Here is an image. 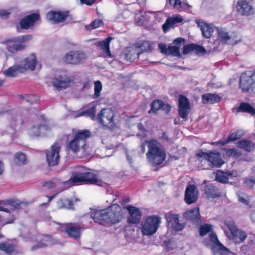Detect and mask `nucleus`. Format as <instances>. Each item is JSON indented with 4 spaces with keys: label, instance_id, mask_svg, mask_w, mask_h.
Returning a JSON list of instances; mask_svg holds the SVG:
<instances>
[{
    "label": "nucleus",
    "instance_id": "nucleus-1",
    "mask_svg": "<svg viewBox=\"0 0 255 255\" xmlns=\"http://www.w3.org/2000/svg\"><path fill=\"white\" fill-rule=\"evenodd\" d=\"M124 213L122 207L117 204L108 208L94 210L90 213V216L96 223L109 227L119 223L123 218Z\"/></svg>",
    "mask_w": 255,
    "mask_h": 255
},
{
    "label": "nucleus",
    "instance_id": "nucleus-2",
    "mask_svg": "<svg viewBox=\"0 0 255 255\" xmlns=\"http://www.w3.org/2000/svg\"><path fill=\"white\" fill-rule=\"evenodd\" d=\"M147 144L148 151L146 154L148 162L153 166H157L161 164L165 159L166 155L161 144L155 139L145 140L140 145L142 153L145 151Z\"/></svg>",
    "mask_w": 255,
    "mask_h": 255
},
{
    "label": "nucleus",
    "instance_id": "nucleus-3",
    "mask_svg": "<svg viewBox=\"0 0 255 255\" xmlns=\"http://www.w3.org/2000/svg\"><path fill=\"white\" fill-rule=\"evenodd\" d=\"M91 136L89 129H78L74 132L73 129L71 138H68L66 141L67 150L74 154L85 152L89 147L88 140Z\"/></svg>",
    "mask_w": 255,
    "mask_h": 255
},
{
    "label": "nucleus",
    "instance_id": "nucleus-4",
    "mask_svg": "<svg viewBox=\"0 0 255 255\" xmlns=\"http://www.w3.org/2000/svg\"><path fill=\"white\" fill-rule=\"evenodd\" d=\"M69 181L73 184L84 183L87 184L99 185L102 181L98 176L92 172L85 171L84 167L73 172Z\"/></svg>",
    "mask_w": 255,
    "mask_h": 255
},
{
    "label": "nucleus",
    "instance_id": "nucleus-5",
    "mask_svg": "<svg viewBox=\"0 0 255 255\" xmlns=\"http://www.w3.org/2000/svg\"><path fill=\"white\" fill-rule=\"evenodd\" d=\"M31 34L22 35L4 39L1 43L6 46L7 51L11 53H15L24 50L27 43L32 39Z\"/></svg>",
    "mask_w": 255,
    "mask_h": 255
},
{
    "label": "nucleus",
    "instance_id": "nucleus-6",
    "mask_svg": "<svg viewBox=\"0 0 255 255\" xmlns=\"http://www.w3.org/2000/svg\"><path fill=\"white\" fill-rule=\"evenodd\" d=\"M239 88L243 93L255 94V70L246 71L241 74Z\"/></svg>",
    "mask_w": 255,
    "mask_h": 255
},
{
    "label": "nucleus",
    "instance_id": "nucleus-7",
    "mask_svg": "<svg viewBox=\"0 0 255 255\" xmlns=\"http://www.w3.org/2000/svg\"><path fill=\"white\" fill-rule=\"evenodd\" d=\"M224 223L229 230L225 232L227 237L229 240L233 241L237 244H240L243 243L247 238V233L239 230L233 220H226Z\"/></svg>",
    "mask_w": 255,
    "mask_h": 255
},
{
    "label": "nucleus",
    "instance_id": "nucleus-8",
    "mask_svg": "<svg viewBox=\"0 0 255 255\" xmlns=\"http://www.w3.org/2000/svg\"><path fill=\"white\" fill-rule=\"evenodd\" d=\"M161 218L159 216L151 215L146 217L141 224V233L143 235L154 234L161 224Z\"/></svg>",
    "mask_w": 255,
    "mask_h": 255
},
{
    "label": "nucleus",
    "instance_id": "nucleus-9",
    "mask_svg": "<svg viewBox=\"0 0 255 255\" xmlns=\"http://www.w3.org/2000/svg\"><path fill=\"white\" fill-rule=\"evenodd\" d=\"M41 22V17L39 13H32L23 17L19 21V25H17L16 30L20 32L21 30H27L33 27L36 23Z\"/></svg>",
    "mask_w": 255,
    "mask_h": 255
},
{
    "label": "nucleus",
    "instance_id": "nucleus-10",
    "mask_svg": "<svg viewBox=\"0 0 255 255\" xmlns=\"http://www.w3.org/2000/svg\"><path fill=\"white\" fill-rule=\"evenodd\" d=\"M41 22V17L39 13H32L23 17L19 21V25H17L16 30L20 32L21 30H27L33 27L36 23Z\"/></svg>",
    "mask_w": 255,
    "mask_h": 255
},
{
    "label": "nucleus",
    "instance_id": "nucleus-11",
    "mask_svg": "<svg viewBox=\"0 0 255 255\" xmlns=\"http://www.w3.org/2000/svg\"><path fill=\"white\" fill-rule=\"evenodd\" d=\"M114 112L110 108L103 109L98 114L97 119L103 126L109 128H113L116 124L114 120Z\"/></svg>",
    "mask_w": 255,
    "mask_h": 255
},
{
    "label": "nucleus",
    "instance_id": "nucleus-12",
    "mask_svg": "<svg viewBox=\"0 0 255 255\" xmlns=\"http://www.w3.org/2000/svg\"><path fill=\"white\" fill-rule=\"evenodd\" d=\"M196 157H205L207 158L212 168L220 167L224 164V161L221 158V154L218 152L209 150L208 152H205L203 151L202 149H200L196 153Z\"/></svg>",
    "mask_w": 255,
    "mask_h": 255
},
{
    "label": "nucleus",
    "instance_id": "nucleus-13",
    "mask_svg": "<svg viewBox=\"0 0 255 255\" xmlns=\"http://www.w3.org/2000/svg\"><path fill=\"white\" fill-rule=\"evenodd\" d=\"M87 58L86 54L81 50H71L64 55L63 61L66 64L78 65L84 62Z\"/></svg>",
    "mask_w": 255,
    "mask_h": 255
},
{
    "label": "nucleus",
    "instance_id": "nucleus-14",
    "mask_svg": "<svg viewBox=\"0 0 255 255\" xmlns=\"http://www.w3.org/2000/svg\"><path fill=\"white\" fill-rule=\"evenodd\" d=\"M60 149L61 146L58 142H55L51 146L50 150L46 151V160L48 166H54L59 163Z\"/></svg>",
    "mask_w": 255,
    "mask_h": 255
},
{
    "label": "nucleus",
    "instance_id": "nucleus-15",
    "mask_svg": "<svg viewBox=\"0 0 255 255\" xmlns=\"http://www.w3.org/2000/svg\"><path fill=\"white\" fill-rule=\"evenodd\" d=\"M128 212L127 222L129 224H138L141 220L142 213L137 207L131 205H128L123 207Z\"/></svg>",
    "mask_w": 255,
    "mask_h": 255
},
{
    "label": "nucleus",
    "instance_id": "nucleus-16",
    "mask_svg": "<svg viewBox=\"0 0 255 255\" xmlns=\"http://www.w3.org/2000/svg\"><path fill=\"white\" fill-rule=\"evenodd\" d=\"M64 232L68 237L78 240L81 237L82 230L84 229L78 223H68L63 224Z\"/></svg>",
    "mask_w": 255,
    "mask_h": 255
},
{
    "label": "nucleus",
    "instance_id": "nucleus-17",
    "mask_svg": "<svg viewBox=\"0 0 255 255\" xmlns=\"http://www.w3.org/2000/svg\"><path fill=\"white\" fill-rule=\"evenodd\" d=\"M178 101V114L182 119H186L190 112V103L188 98L183 95H180Z\"/></svg>",
    "mask_w": 255,
    "mask_h": 255
},
{
    "label": "nucleus",
    "instance_id": "nucleus-18",
    "mask_svg": "<svg viewBox=\"0 0 255 255\" xmlns=\"http://www.w3.org/2000/svg\"><path fill=\"white\" fill-rule=\"evenodd\" d=\"M69 15L68 11L51 10L46 14V18L54 23L57 24L64 22Z\"/></svg>",
    "mask_w": 255,
    "mask_h": 255
},
{
    "label": "nucleus",
    "instance_id": "nucleus-19",
    "mask_svg": "<svg viewBox=\"0 0 255 255\" xmlns=\"http://www.w3.org/2000/svg\"><path fill=\"white\" fill-rule=\"evenodd\" d=\"M72 80L66 74H61L55 76L52 81L53 86L59 90L65 89L70 86Z\"/></svg>",
    "mask_w": 255,
    "mask_h": 255
},
{
    "label": "nucleus",
    "instance_id": "nucleus-20",
    "mask_svg": "<svg viewBox=\"0 0 255 255\" xmlns=\"http://www.w3.org/2000/svg\"><path fill=\"white\" fill-rule=\"evenodd\" d=\"M168 225L176 231L183 230L184 225L179 223L178 215L173 214L171 212L165 215Z\"/></svg>",
    "mask_w": 255,
    "mask_h": 255
},
{
    "label": "nucleus",
    "instance_id": "nucleus-21",
    "mask_svg": "<svg viewBox=\"0 0 255 255\" xmlns=\"http://www.w3.org/2000/svg\"><path fill=\"white\" fill-rule=\"evenodd\" d=\"M198 191L193 184L189 185L186 188L184 200L186 204L190 205L195 203L198 200Z\"/></svg>",
    "mask_w": 255,
    "mask_h": 255
},
{
    "label": "nucleus",
    "instance_id": "nucleus-22",
    "mask_svg": "<svg viewBox=\"0 0 255 255\" xmlns=\"http://www.w3.org/2000/svg\"><path fill=\"white\" fill-rule=\"evenodd\" d=\"M233 113L238 114L239 113H247L252 116H255V108L251 104L242 102L237 107L232 109Z\"/></svg>",
    "mask_w": 255,
    "mask_h": 255
},
{
    "label": "nucleus",
    "instance_id": "nucleus-23",
    "mask_svg": "<svg viewBox=\"0 0 255 255\" xmlns=\"http://www.w3.org/2000/svg\"><path fill=\"white\" fill-rule=\"evenodd\" d=\"M51 130V127L47 124H39L33 126L30 130L31 136L39 137L45 135L48 132Z\"/></svg>",
    "mask_w": 255,
    "mask_h": 255
},
{
    "label": "nucleus",
    "instance_id": "nucleus-24",
    "mask_svg": "<svg viewBox=\"0 0 255 255\" xmlns=\"http://www.w3.org/2000/svg\"><path fill=\"white\" fill-rule=\"evenodd\" d=\"M236 7L238 13L241 15L249 16L254 12L252 6L246 0H239Z\"/></svg>",
    "mask_w": 255,
    "mask_h": 255
},
{
    "label": "nucleus",
    "instance_id": "nucleus-25",
    "mask_svg": "<svg viewBox=\"0 0 255 255\" xmlns=\"http://www.w3.org/2000/svg\"><path fill=\"white\" fill-rule=\"evenodd\" d=\"M183 217L187 220L191 221L196 224H200L202 222L199 209L198 207L185 212L183 214Z\"/></svg>",
    "mask_w": 255,
    "mask_h": 255
},
{
    "label": "nucleus",
    "instance_id": "nucleus-26",
    "mask_svg": "<svg viewBox=\"0 0 255 255\" xmlns=\"http://www.w3.org/2000/svg\"><path fill=\"white\" fill-rule=\"evenodd\" d=\"M204 191L206 197L208 199H214L221 196L220 189L212 183L204 186Z\"/></svg>",
    "mask_w": 255,
    "mask_h": 255
},
{
    "label": "nucleus",
    "instance_id": "nucleus-27",
    "mask_svg": "<svg viewBox=\"0 0 255 255\" xmlns=\"http://www.w3.org/2000/svg\"><path fill=\"white\" fill-rule=\"evenodd\" d=\"M37 61L36 60V55L32 53L28 57H26L22 62L21 70L23 72L26 70L29 69L31 70H34L35 68V65L37 64Z\"/></svg>",
    "mask_w": 255,
    "mask_h": 255
},
{
    "label": "nucleus",
    "instance_id": "nucleus-28",
    "mask_svg": "<svg viewBox=\"0 0 255 255\" xmlns=\"http://www.w3.org/2000/svg\"><path fill=\"white\" fill-rule=\"evenodd\" d=\"M201 99L203 104H214L220 102L222 97L218 94L208 93L202 95Z\"/></svg>",
    "mask_w": 255,
    "mask_h": 255
},
{
    "label": "nucleus",
    "instance_id": "nucleus-29",
    "mask_svg": "<svg viewBox=\"0 0 255 255\" xmlns=\"http://www.w3.org/2000/svg\"><path fill=\"white\" fill-rule=\"evenodd\" d=\"M198 26L200 28L203 36L206 38H210L214 31V28L210 24L205 22L202 21L198 23Z\"/></svg>",
    "mask_w": 255,
    "mask_h": 255
},
{
    "label": "nucleus",
    "instance_id": "nucleus-30",
    "mask_svg": "<svg viewBox=\"0 0 255 255\" xmlns=\"http://www.w3.org/2000/svg\"><path fill=\"white\" fill-rule=\"evenodd\" d=\"M112 39V37L109 36L105 40L98 43V45L101 48V49L104 52L105 57L112 58L113 55L110 51V44Z\"/></svg>",
    "mask_w": 255,
    "mask_h": 255
},
{
    "label": "nucleus",
    "instance_id": "nucleus-31",
    "mask_svg": "<svg viewBox=\"0 0 255 255\" xmlns=\"http://www.w3.org/2000/svg\"><path fill=\"white\" fill-rule=\"evenodd\" d=\"M238 147L250 152L255 149V143L247 139H243L237 143Z\"/></svg>",
    "mask_w": 255,
    "mask_h": 255
},
{
    "label": "nucleus",
    "instance_id": "nucleus-32",
    "mask_svg": "<svg viewBox=\"0 0 255 255\" xmlns=\"http://www.w3.org/2000/svg\"><path fill=\"white\" fill-rule=\"evenodd\" d=\"M241 137V135L239 134L238 131H235L232 133L227 139L212 142L210 144L214 145H225L230 142L240 139Z\"/></svg>",
    "mask_w": 255,
    "mask_h": 255
},
{
    "label": "nucleus",
    "instance_id": "nucleus-33",
    "mask_svg": "<svg viewBox=\"0 0 255 255\" xmlns=\"http://www.w3.org/2000/svg\"><path fill=\"white\" fill-rule=\"evenodd\" d=\"M217 34L220 41L225 43H230L231 40L234 41L232 37L229 35L228 32L224 28H217Z\"/></svg>",
    "mask_w": 255,
    "mask_h": 255
},
{
    "label": "nucleus",
    "instance_id": "nucleus-34",
    "mask_svg": "<svg viewBox=\"0 0 255 255\" xmlns=\"http://www.w3.org/2000/svg\"><path fill=\"white\" fill-rule=\"evenodd\" d=\"M140 54V52H137L135 49L130 48L126 50L125 58L127 61L132 62L138 59Z\"/></svg>",
    "mask_w": 255,
    "mask_h": 255
},
{
    "label": "nucleus",
    "instance_id": "nucleus-35",
    "mask_svg": "<svg viewBox=\"0 0 255 255\" xmlns=\"http://www.w3.org/2000/svg\"><path fill=\"white\" fill-rule=\"evenodd\" d=\"M21 68V65H15L5 70L3 72V74L7 77H14L16 75L18 71L21 73L23 72Z\"/></svg>",
    "mask_w": 255,
    "mask_h": 255
},
{
    "label": "nucleus",
    "instance_id": "nucleus-36",
    "mask_svg": "<svg viewBox=\"0 0 255 255\" xmlns=\"http://www.w3.org/2000/svg\"><path fill=\"white\" fill-rule=\"evenodd\" d=\"M57 206L59 209H74L73 202L69 199H59L57 202Z\"/></svg>",
    "mask_w": 255,
    "mask_h": 255
},
{
    "label": "nucleus",
    "instance_id": "nucleus-37",
    "mask_svg": "<svg viewBox=\"0 0 255 255\" xmlns=\"http://www.w3.org/2000/svg\"><path fill=\"white\" fill-rule=\"evenodd\" d=\"M0 250L8 255H11L15 252V246L11 244L2 242L0 243Z\"/></svg>",
    "mask_w": 255,
    "mask_h": 255
},
{
    "label": "nucleus",
    "instance_id": "nucleus-38",
    "mask_svg": "<svg viewBox=\"0 0 255 255\" xmlns=\"http://www.w3.org/2000/svg\"><path fill=\"white\" fill-rule=\"evenodd\" d=\"M162 103V100L159 99L153 101L150 104V109L148 111V114L152 113L157 114L158 111L161 110Z\"/></svg>",
    "mask_w": 255,
    "mask_h": 255
},
{
    "label": "nucleus",
    "instance_id": "nucleus-39",
    "mask_svg": "<svg viewBox=\"0 0 255 255\" xmlns=\"http://www.w3.org/2000/svg\"><path fill=\"white\" fill-rule=\"evenodd\" d=\"M169 4L173 7L174 9L181 11L183 9L184 6L190 7V5L186 3L181 2L180 0H169Z\"/></svg>",
    "mask_w": 255,
    "mask_h": 255
},
{
    "label": "nucleus",
    "instance_id": "nucleus-40",
    "mask_svg": "<svg viewBox=\"0 0 255 255\" xmlns=\"http://www.w3.org/2000/svg\"><path fill=\"white\" fill-rule=\"evenodd\" d=\"M136 47L141 48L140 54L144 52H151L152 50V46L151 43L148 41H143L142 42L136 44Z\"/></svg>",
    "mask_w": 255,
    "mask_h": 255
},
{
    "label": "nucleus",
    "instance_id": "nucleus-41",
    "mask_svg": "<svg viewBox=\"0 0 255 255\" xmlns=\"http://www.w3.org/2000/svg\"><path fill=\"white\" fill-rule=\"evenodd\" d=\"M200 162L199 167L202 170H207L212 169L210 164V162L207 158L205 157H196Z\"/></svg>",
    "mask_w": 255,
    "mask_h": 255
},
{
    "label": "nucleus",
    "instance_id": "nucleus-42",
    "mask_svg": "<svg viewBox=\"0 0 255 255\" xmlns=\"http://www.w3.org/2000/svg\"><path fill=\"white\" fill-rule=\"evenodd\" d=\"M104 23L102 19H95L91 23L86 26V28L89 30H92L98 28L101 26H104Z\"/></svg>",
    "mask_w": 255,
    "mask_h": 255
},
{
    "label": "nucleus",
    "instance_id": "nucleus-43",
    "mask_svg": "<svg viewBox=\"0 0 255 255\" xmlns=\"http://www.w3.org/2000/svg\"><path fill=\"white\" fill-rule=\"evenodd\" d=\"M20 97L22 98L24 100H25L26 102L30 103V104L32 105L33 104L38 103L39 101V98L38 96H37L35 95H27L25 96L22 95H20Z\"/></svg>",
    "mask_w": 255,
    "mask_h": 255
},
{
    "label": "nucleus",
    "instance_id": "nucleus-44",
    "mask_svg": "<svg viewBox=\"0 0 255 255\" xmlns=\"http://www.w3.org/2000/svg\"><path fill=\"white\" fill-rule=\"evenodd\" d=\"M96 113V107L93 106L90 109L82 111L79 113V116H86L87 117H91L92 119L95 117Z\"/></svg>",
    "mask_w": 255,
    "mask_h": 255
},
{
    "label": "nucleus",
    "instance_id": "nucleus-45",
    "mask_svg": "<svg viewBox=\"0 0 255 255\" xmlns=\"http://www.w3.org/2000/svg\"><path fill=\"white\" fill-rule=\"evenodd\" d=\"M226 154L229 157H238L242 155V153L236 148H227L225 149Z\"/></svg>",
    "mask_w": 255,
    "mask_h": 255
},
{
    "label": "nucleus",
    "instance_id": "nucleus-46",
    "mask_svg": "<svg viewBox=\"0 0 255 255\" xmlns=\"http://www.w3.org/2000/svg\"><path fill=\"white\" fill-rule=\"evenodd\" d=\"M215 180L222 183H227L229 178L223 172L219 170L216 174Z\"/></svg>",
    "mask_w": 255,
    "mask_h": 255
},
{
    "label": "nucleus",
    "instance_id": "nucleus-47",
    "mask_svg": "<svg viewBox=\"0 0 255 255\" xmlns=\"http://www.w3.org/2000/svg\"><path fill=\"white\" fill-rule=\"evenodd\" d=\"M212 230V226L209 224L201 225L199 228L200 235L202 237L205 236Z\"/></svg>",
    "mask_w": 255,
    "mask_h": 255
},
{
    "label": "nucleus",
    "instance_id": "nucleus-48",
    "mask_svg": "<svg viewBox=\"0 0 255 255\" xmlns=\"http://www.w3.org/2000/svg\"><path fill=\"white\" fill-rule=\"evenodd\" d=\"M26 156L21 152L16 153L15 155V162L19 165H24L26 163Z\"/></svg>",
    "mask_w": 255,
    "mask_h": 255
},
{
    "label": "nucleus",
    "instance_id": "nucleus-49",
    "mask_svg": "<svg viewBox=\"0 0 255 255\" xmlns=\"http://www.w3.org/2000/svg\"><path fill=\"white\" fill-rule=\"evenodd\" d=\"M102 90V84L101 81H97L94 83V94L93 98L97 99L100 96V93Z\"/></svg>",
    "mask_w": 255,
    "mask_h": 255
},
{
    "label": "nucleus",
    "instance_id": "nucleus-50",
    "mask_svg": "<svg viewBox=\"0 0 255 255\" xmlns=\"http://www.w3.org/2000/svg\"><path fill=\"white\" fill-rule=\"evenodd\" d=\"M20 116L18 114H15L14 115H13L10 119V126L12 128H15L18 125V119H19L20 120V124L22 125L23 124V120L19 118Z\"/></svg>",
    "mask_w": 255,
    "mask_h": 255
},
{
    "label": "nucleus",
    "instance_id": "nucleus-51",
    "mask_svg": "<svg viewBox=\"0 0 255 255\" xmlns=\"http://www.w3.org/2000/svg\"><path fill=\"white\" fill-rule=\"evenodd\" d=\"M216 251L219 255H229L230 251L222 244L216 247Z\"/></svg>",
    "mask_w": 255,
    "mask_h": 255
},
{
    "label": "nucleus",
    "instance_id": "nucleus-52",
    "mask_svg": "<svg viewBox=\"0 0 255 255\" xmlns=\"http://www.w3.org/2000/svg\"><path fill=\"white\" fill-rule=\"evenodd\" d=\"M175 24V22L172 18H167L165 22L162 25V29L164 32H166L170 27H173Z\"/></svg>",
    "mask_w": 255,
    "mask_h": 255
},
{
    "label": "nucleus",
    "instance_id": "nucleus-53",
    "mask_svg": "<svg viewBox=\"0 0 255 255\" xmlns=\"http://www.w3.org/2000/svg\"><path fill=\"white\" fill-rule=\"evenodd\" d=\"M255 184V177L251 176V177L246 178L244 180V185L245 186L253 188Z\"/></svg>",
    "mask_w": 255,
    "mask_h": 255
},
{
    "label": "nucleus",
    "instance_id": "nucleus-54",
    "mask_svg": "<svg viewBox=\"0 0 255 255\" xmlns=\"http://www.w3.org/2000/svg\"><path fill=\"white\" fill-rule=\"evenodd\" d=\"M179 56L180 55L179 47L175 46H168L167 55Z\"/></svg>",
    "mask_w": 255,
    "mask_h": 255
},
{
    "label": "nucleus",
    "instance_id": "nucleus-55",
    "mask_svg": "<svg viewBox=\"0 0 255 255\" xmlns=\"http://www.w3.org/2000/svg\"><path fill=\"white\" fill-rule=\"evenodd\" d=\"M194 43L188 44L184 45L183 48V54H187L191 51H194Z\"/></svg>",
    "mask_w": 255,
    "mask_h": 255
},
{
    "label": "nucleus",
    "instance_id": "nucleus-56",
    "mask_svg": "<svg viewBox=\"0 0 255 255\" xmlns=\"http://www.w3.org/2000/svg\"><path fill=\"white\" fill-rule=\"evenodd\" d=\"M194 51L198 54L205 55L207 53V50L202 46L195 44Z\"/></svg>",
    "mask_w": 255,
    "mask_h": 255
},
{
    "label": "nucleus",
    "instance_id": "nucleus-57",
    "mask_svg": "<svg viewBox=\"0 0 255 255\" xmlns=\"http://www.w3.org/2000/svg\"><path fill=\"white\" fill-rule=\"evenodd\" d=\"M209 238L211 242L214 243L216 248L219 246L220 244H221L219 241L217 235L214 233H211L210 235Z\"/></svg>",
    "mask_w": 255,
    "mask_h": 255
},
{
    "label": "nucleus",
    "instance_id": "nucleus-58",
    "mask_svg": "<svg viewBox=\"0 0 255 255\" xmlns=\"http://www.w3.org/2000/svg\"><path fill=\"white\" fill-rule=\"evenodd\" d=\"M10 13L11 12L7 10L0 9V18L3 19H7L9 17Z\"/></svg>",
    "mask_w": 255,
    "mask_h": 255
},
{
    "label": "nucleus",
    "instance_id": "nucleus-59",
    "mask_svg": "<svg viewBox=\"0 0 255 255\" xmlns=\"http://www.w3.org/2000/svg\"><path fill=\"white\" fill-rule=\"evenodd\" d=\"M158 46L160 52L165 55H167L168 46L163 43H159Z\"/></svg>",
    "mask_w": 255,
    "mask_h": 255
},
{
    "label": "nucleus",
    "instance_id": "nucleus-60",
    "mask_svg": "<svg viewBox=\"0 0 255 255\" xmlns=\"http://www.w3.org/2000/svg\"><path fill=\"white\" fill-rule=\"evenodd\" d=\"M42 186L46 187L47 189H52L55 187V183L52 181H44L42 183Z\"/></svg>",
    "mask_w": 255,
    "mask_h": 255
},
{
    "label": "nucleus",
    "instance_id": "nucleus-61",
    "mask_svg": "<svg viewBox=\"0 0 255 255\" xmlns=\"http://www.w3.org/2000/svg\"><path fill=\"white\" fill-rule=\"evenodd\" d=\"M171 106L168 104H165L162 101L161 110L164 111L166 114H168L171 110Z\"/></svg>",
    "mask_w": 255,
    "mask_h": 255
},
{
    "label": "nucleus",
    "instance_id": "nucleus-62",
    "mask_svg": "<svg viewBox=\"0 0 255 255\" xmlns=\"http://www.w3.org/2000/svg\"><path fill=\"white\" fill-rule=\"evenodd\" d=\"M80 1L82 4L91 6L95 3L96 0H80Z\"/></svg>",
    "mask_w": 255,
    "mask_h": 255
},
{
    "label": "nucleus",
    "instance_id": "nucleus-63",
    "mask_svg": "<svg viewBox=\"0 0 255 255\" xmlns=\"http://www.w3.org/2000/svg\"><path fill=\"white\" fill-rule=\"evenodd\" d=\"M238 201L240 202H241L243 203L244 204L246 205H249V201L248 199H246L244 198V197L239 196L238 197Z\"/></svg>",
    "mask_w": 255,
    "mask_h": 255
},
{
    "label": "nucleus",
    "instance_id": "nucleus-64",
    "mask_svg": "<svg viewBox=\"0 0 255 255\" xmlns=\"http://www.w3.org/2000/svg\"><path fill=\"white\" fill-rule=\"evenodd\" d=\"M172 18L174 21L175 22V24H176L177 23L182 22L183 21V18L180 16H177L176 17H173Z\"/></svg>",
    "mask_w": 255,
    "mask_h": 255
}]
</instances>
